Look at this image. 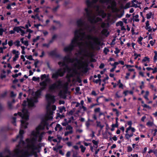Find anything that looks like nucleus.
<instances>
[{"label": "nucleus", "instance_id": "nucleus-57", "mask_svg": "<svg viewBox=\"0 0 157 157\" xmlns=\"http://www.w3.org/2000/svg\"><path fill=\"white\" fill-rule=\"evenodd\" d=\"M13 44V41L12 40H10L8 42V44L10 47L12 46Z\"/></svg>", "mask_w": 157, "mask_h": 157}, {"label": "nucleus", "instance_id": "nucleus-54", "mask_svg": "<svg viewBox=\"0 0 157 157\" xmlns=\"http://www.w3.org/2000/svg\"><path fill=\"white\" fill-rule=\"evenodd\" d=\"M141 85L140 86V89H142L144 87V81H142L141 82Z\"/></svg>", "mask_w": 157, "mask_h": 157}, {"label": "nucleus", "instance_id": "nucleus-26", "mask_svg": "<svg viewBox=\"0 0 157 157\" xmlns=\"http://www.w3.org/2000/svg\"><path fill=\"white\" fill-rule=\"evenodd\" d=\"M21 29L20 28V27L19 26L15 27L13 28V30L17 33H19Z\"/></svg>", "mask_w": 157, "mask_h": 157}, {"label": "nucleus", "instance_id": "nucleus-30", "mask_svg": "<svg viewBox=\"0 0 157 157\" xmlns=\"http://www.w3.org/2000/svg\"><path fill=\"white\" fill-rule=\"evenodd\" d=\"M154 53L155 56L153 57V60L154 62H155L157 60V51H155Z\"/></svg>", "mask_w": 157, "mask_h": 157}, {"label": "nucleus", "instance_id": "nucleus-16", "mask_svg": "<svg viewBox=\"0 0 157 157\" xmlns=\"http://www.w3.org/2000/svg\"><path fill=\"white\" fill-rule=\"evenodd\" d=\"M24 133V131L23 130H20L19 131V135H18L17 137L16 140H13V141H16V140L19 138L20 137H23V134Z\"/></svg>", "mask_w": 157, "mask_h": 157}, {"label": "nucleus", "instance_id": "nucleus-12", "mask_svg": "<svg viewBox=\"0 0 157 157\" xmlns=\"http://www.w3.org/2000/svg\"><path fill=\"white\" fill-rule=\"evenodd\" d=\"M12 52L13 54H15L13 58V61H15L19 58V55L20 53L18 51H17L15 50H13Z\"/></svg>", "mask_w": 157, "mask_h": 157}, {"label": "nucleus", "instance_id": "nucleus-23", "mask_svg": "<svg viewBox=\"0 0 157 157\" xmlns=\"http://www.w3.org/2000/svg\"><path fill=\"white\" fill-rule=\"evenodd\" d=\"M98 141H96L94 140H92V143L95 145V146H94V147L95 149H97V148L98 147Z\"/></svg>", "mask_w": 157, "mask_h": 157}, {"label": "nucleus", "instance_id": "nucleus-32", "mask_svg": "<svg viewBox=\"0 0 157 157\" xmlns=\"http://www.w3.org/2000/svg\"><path fill=\"white\" fill-rule=\"evenodd\" d=\"M149 94V92L148 91H147L146 92L144 96V98L147 100H148V96Z\"/></svg>", "mask_w": 157, "mask_h": 157}, {"label": "nucleus", "instance_id": "nucleus-14", "mask_svg": "<svg viewBox=\"0 0 157 157\" xmlns=\"http://www.w3.org/2000/svg\"><path fill=\"white\" fill-rule=\"evenodd\" d=\"M82 30V29L76 30L74 32V37L79 39L80 36V32Z\"/></svg>", "mask_w": 157, "mask_h": 157}, {"label": "nucleus", "instance_id": "nucleus-13", "mask_svg": "<svg viewBox=\"0 0 157 157\" xmlns=\"http://www.w3.org/2000/svg\"><path fill=\"white\" fill-rule=\"evenodd\" d=\"M76 23L78 27H81L85 24V22L82 18H80L77 21Z\"/></svg>", "mask_w": 157, "mask_h": 157}, {"label": "nucleus", "instance_id": "nucleus-61", "mask_svg": "<svg viewBox=\"0 0 157 157\" xmlns=\"http://www.w3.org/2000/svg\"><path fill=\"white\" fill-rule=\"evenodd\" d=\"M6 94L7 92H5L4 93L1 94L0 96L1 98H3L6 96Z\"/></svg>", "mask_w": 157, "mask_h": 157}, {"label": "nucleus", "instance_id": "nucleus-56", "mask_svg": "<svg viewBox=\"0 0 157 157\" xmlns=\"http://www.w3.org/2000/svg\"><path fill=\"white\" fill-rule=\"evenodd\" d=\"M100 149L99 148H98V149L96 150L95 151V153H94V154L95 155H94V157H96V155H97V154H98V152L100 151Z\"/></svg>", "mask_w": 157, "mask_h": 157}, {"label": "nucleus", "instance_id": "nucleus-22", "mask_svg": "<svg viewBox=\"0 0 157 157\" xmlns=\"http://www.w3.org/2000/svg\"><path fill=\"white\" fill-rule=\"evenodd\" d=\"M99 13V15L101 16L103 18L105 17L106 16V13L104 12L103 10H101L100 11Z\"/></svg>", "mask_w": 157, "mask_h": 157}, {"label": "nucleus", "instance_id": "nucleus-42", "mask_svg": "<svg viewBox=\"0 0 157 157\" xmlns=\"http://www.w3.org/2000/svg\"><path fill=\"white\" fill-rule=\"evenodd\" d=\"M6 30V29L4 30L2 28H0V36H2L3 35V33L4 32H5Z\"/></svg>", "mask_w": 157, "mask_h": 157}, {"label": "nucleus", "instance_id": "nucleus-35", "mask_svg": "<svg viewBox=\"0 0 157 157\" xmlns=\"http://www.w3.org/2000/svg\"><path fill=\"white\" fill-rule=\"evenodd\" d=\"M25 57L27 58V59L30 60H34V59H33L32 56V55H30L29 56H25Z\"/></svg>", "mask_w": 157, "mask_h": 157}, {"label": "nucleus", "instance_id": "nucleus-38", "mask_svg": "<svg viewBox=\"0 0 157 157\" xmlns=\"http://www.w3.org/2000/svg\"><path fill=\"white\" fill-rule=\"evenodd\" d=\"M109 52V50L107 48H105L103 50V52L105 54L107 55L108 52Z\"/></svg>", "mask_w": 157, "mask_h": 157}, {"label": "nucleus", "instance_id": "nucleus-55", "mask_svg": "<svg viewBox=\"0 0 157 157\" xmlns=\"http://www.w3.org/2000/svg\"><path fill=\"white\" fill-rule=\"evenodd\" d=\"M40 36H37L36 38H34L33 39V41L34 43L36 42L37 40H39Z\"/></svg>", "mask_w": 157, "mask_h": 157}, {"label": "nucleus", "instance_id": "nucleus-50", "mask_svg": "<svg viewBox=\"0 0 157 157\" xmlns=\"http://www.w3.org/2000/svg\"><path fill=\"white\" fill-rule=\"evenodd\" d=\"M60 6L59 5H58L54 7L52 9V10L54 12L56 11L57 9Z\"/></svg>", "mask_w": 157, "mask_h": 157}, {"label": "nucleus", "instance_id": "nucleus-6", "mask_svg": "<svg viewBox=\"0 0 157 157\" xmlns=\"http://www.w3.org/2000/svg\"><path fill=\"white\" fill-rule=\"evenodd\" d=\"M88 18V21L92 25H94L98 22L101 21L102 20L100 17H96L95 16H91L90 14V11L86 12Z\"/></svg>", "mask_w": 157, "mask_h": 157}, {"label": "nucleus", "instance_id": "nucleus-17", "mask_svg": "<svg viewBox=\"0 0 157 157\" xmlns=\"http://www.w3.org/2000/svg\"><path fill=\"white\" fill-rule=\"evenodd\" d=\"M49 80L48 78H47L44 81L40 83V85L41 86L47 87V84L46 82Z\"/></svg>", "mask_w": 157, "mask_h": 157}, {"label": "nucleus", "instance_id": "nucleus-46", "mask_svg": "<svg viewBox=\"0 0 157 157\" xmlns=\"http://www.w3.org/2000/svg\"><path fill=\"white\" fill-rule=\"evenodd\" d=\"M125 139L128 140H129V138H131L129 134L128 133H126L125 135Z\"/></svg>", "mask_w": 157, "mask_h": 157}, {"label": "nucleus", "instance_id": "nucleus-2", "mask_svg": "<svg viewBox=\"0 0 157 157\" xmlns=\"http://www.w3.org/2000/svg\"><path fill=\"white\" fill-rule=\"evenodd\" d=\"M65 62L64 61V62H62L61 61H59L58 62V64L59 66L62 65V66L65 67V68L64 69V71H62V69L61 68H59L57 69L55 73L52 74V78L56 79L59 77H63L65 72V70H66L68 72H69L71 71V69Z\"/></svg>", "mask_w": 157, "mask_h": 157}, {"label": "nucleus", "instance_id": "nucleus-58", "mask_svg": "<svg viewBox=\"0 0 157 157\" xmlns=\"http://www.w3.org/2000/svg\"><path fill=\"white\" fill-rule=\"evenodd\" d=\"M129 127L130 128H129L130 130H131V131L132 133H133L135 132L136 129L132 127V126H129Z\"/></svg>", "mask_w": 157, "mask_h": 157}, {"label": "nucleus", "instance_id": "nucleus-9", "mask_svg": "<svg viewBox=\"0 0 157 157\" xmlns=\"http://www.w3.org/2000/svg\"><path fill=\"white\" fill-rule=\"evenodd\" d=\"M100 2L101 3H111L112 6L109 5L108 6V8H112V6H116V3L115 1H112L111 0H100Z\"/></svg>", "mask_w": 157, "mask_h": 157}, {"label": "nucleus", "instance_id": "nucleus-19", "mask_svg": "<svg viewBox=\"0 0 157 157\" xmlns=\"http://www.w3.org/2000/svg\"><path fill=\"white\" fill-rule=\"evenodd\" d=\"M101 33L106 36H107L109 35V33L108 30L105 29H103L101 31Z\"/></svg>", "mask_w": 157, "mask_h": 157}, {"label": "nucleus", "instance_id": "nucleus-25", "mask_svg": "<svg viewBox=\"0 0 157 157\" xmlns=\"http://www.w3.org/2000/svg\"><path fill=\"white\" fill-rule=\"evenodd\" d=\"M86 3L88 7H91L93 5L92 2L90 1V0H86Z\"/></svg>", "mask_w": 157, "mask_h": 157}, {"label": "nucleus", "instance_id": "nucleus-34", "mask_svg": "<svg viewBox=\"0 0 157 157\" xmlns=\"http://www.w3.org/2000/svg\"><path fill=\"white\" fill-rule=\"evenodd\" d=\"M146 61L149 62L150 59L147 57H145L142 60V62H145Z\"/></svg>", "mask_w": 157, "mask_h": 157}, {"label": "nucleus", "instance_id": "nucleus-41", "mask_svg": "<svg viewBox=\"0 0 157 157\" xmlns=\"http://www.w3.org/2000/svg\"><path fill=\"white\" fill-rule=\"evenodd\" d=\"M12 118L13 119V121L12 122V123L14 126H16V117H13Z\"/></svg>", "mask_w": 157, "mask_h": 157}, {"label": "nucleus", "instance_id": "nucleus-47", "mask_svg": "<svg viewBox=\"0 0 157 157\" xmlns=\"http://www.w3.org/2000/svg\"><path fill=\"white\" fill-rule=\"evenodd\" d=\"M8 108H9V109H12V103L11 102H10V101L8 102Z\"/></svg>", "mask_w": 157, "mask_h": 157}, {"label": "nucleus", "instance_id": "nucleus-20", "mask_svg": "<svg viewBox=\"0 0 157 157\" xmlns=\"http://www.w3.org/2000/svg\"><path fill=\"white\" fill-rule=\"evenodd\" d=\"M21 127L24 128L25 129L27 128L28 124L26 123L25 121L23 120H21Z\"/></svg>", "mask_w": 157, "mask_h": 157}, {"label": "nucleus", "instance_id": "nucleus-51", "mask_svg": "<svg viewBox=\"0 0 157 157\" xmlns=\"http://www.w3.org/2000/svg\"><path fill=\"white\" fill-rule=\"evenodd\" d=\"M73 128L70 125H68L66 128V130H69L70 131H73L72 130Z\"/></svg>", "mask_w": 157, "mask_h": 157}, {"label": "nucleus", "instance_id": "nucleus-28", "mask_svg": "<svg viewBox=\"0 0 157 157\" xmlns=\"http://www.w3.org/2000/svg\"><path fill=\"white\" fill-rule=\"evenodd\" d=\"M32 155V154H30L28 151H26L23 153L22 155H24L25 157H28Z\"/></svg>", "mask_w": 157, "mask_h": 157}, {"label": "nucleus", "instance_id": "nucleus-48", "mask_svg": "<svg viewBox=\"0 0 157 157\" xmlns=\"http://www.w3.org/2000/svg\"><path fill=\"white\" fill-rule=\"evenodd\" d=\"M47 78V75L46 74H44L43 75H41L40 79L42 80H44V78Z\"/></svg>", "mask_w": 157, "mask_h": 157}, {"label": "nucleus", "instance_id": "nucleus-3", "mask_svg": "<svg viewBox=\"0 0 157 157\" xmlns=\"http://www.w3.org/2000/svg\"><path fill=\"white\" fill-rule=\"evenodd\" d=\"M87 38L94 40L93 42H90L91 47L92 48L96 49L98 50L100 49V46L101 44V42L98 37L88 35L87 36Z\"/></svg>", "mask_w": 157, "mask_h": 157}, {"label": "nucleus", "instance_id": "nucleus-39", "mask_svg": "<svg viewBox=\"0 0 157 157\" xmlns=\"http://www.w3.org/2000/svg\"><path fill=\"white\" fill-rule=\"evenodd\" d=\"M73 133V131H67L65 132L64 136H67L69 134H72Z\"/></svg>", "mask_w": 157, "mask_h": 157}, {"label": "nucleus", "instance_id": "nucleus-60", "mask_svg": "<svg viewBox=\"0 0 157 157\" xmlns=\"http://www.w3.org/2000/svg\"><path fill=\"white\" fill-rule=\"evenodd\" d=\"M145 29L146 30H148V31L149 32H151L152 31V29H151V26L145 27Z\"/></svg>", "mask_w": 157, "mask_h": 157}, {"label": "nucleus", "instance_id": "nucleus-37", "mask_svg": "<svg viewBox=\"0 0 157 157\" xmlns=\"http://www.w3.org/2000/svg\"><path fill=\"white\" fill-rule=\"evenodd\" d=\"M20 41L19 40H17L16 41L14 42L13 43L15 46H16L17 47H19L20 46Z\"/></svg>", "mask_w": 157, "mask_h": 157}, {"label": "nucleus", "instance_id": "nucleus-31", "mask_svg": "<svg viewBox=\"0 0 157 157\" xmlns=\"http://www.w3.org/2000/svg\"><path fill=\"white\" fill-rule=\"evenodd\" d=\"M123 23L122 21H119L117 22L116 24V26H118L120 25L121 26H123Z\"/></svg>", "mask_w": 157, "mask_h": 157}, {"label": "nucleus", "instance_id": "nucleus-4", "mask_svg": "<svg viewBox=\"0 0 157 157\" xmlns=\"http://www.w3.org/2000/svg\"><path fill=\"white\" fill-rule=\"evenodd\" d=\"M78 39L74 37L72 40L71 44L68 46L64 48V51L67 52H71L74 49V47H76L77 45H79L81 44L80 43L78 42Z\"/></svg>", "mask_w": 157, "mask_h": 157}, {"label": "nucleus", "instance_id": "nucleus-44", "mask_svg": "<svg viewBox=\"0 0 157 157\" xmlns=\"http://www.w3.org/2000/svg\"><path fill=\"white\" fill-rule=\"evenodd\" d=\"M23 137H19V138H20V141L19 143V144H25V142L24 140H23Z\"/></svg>", "mask_w": 157, "mask_h": 157}, {"label": "nucleus", "instance_id": "nucleus-53", "mask_svg": "<svg viewBox=\"0 0 157 157\" xmlns=\"http://www.w3.org/2000/svg\"><path fill=\"white\" fill-rule=\"evenodd\" d=\"M97 126H98L101 129L103 128L104 127V126L101 125V123L100 122H98L97 121Z\"/></svg>", "mask_w": 157, "mask_h": 157}, {"label": "nucleus", "instance_id": "nucleus-15", "mask_svg": "<svg viewBox=\"0 0 157 157\" xmlns=\"http://www.w3.org/2000/svg\"><path fill=\"white\" fill-rule=\"evenodd\" d=\"M45 126L44 125H43L41 124H39L37 127L36 128V132L38 134H39L40 131V130H43Z\"/></svg>", "mask_w": 157, "mask_h": 157}, {"label": "nucleus", "instance_id": "nucleus-43", "mask_svg": "<svg viewBox=\"0 0 157 157\" xmlns=\"http://www.w3.org/2000/svg\"><path fill=\"white\" fill-rule=\"evenodd\" d=\"M65 117V116L64 115H61L59 113H57V117H59L60 118H62L63 117Z\"/></svg>", "mask_w": 157, "mask_h": 157}, {"label": "nucleus", "instance_id": "nucleus-8", "mask_svg": "<svg viewBox=\"0 0 157 157\" xmlns=\"http://www.w3.org/2000/svg\"><path fill=\"white\" fill-rule=\"evenodd\" d=\"M36 139H33L31 140V143H32V148L33 149V150H37L38 152H39L40 151V149L42 146L41 144L39 143L37 145V146H36L33 143V141H36Z\"/></svg>", "mask_w": 157, "mask_h": 157}, {"label": "nucleus", "instance_id": "nucleus-64", "mask_svg": "<svg viewBox=\"0 0 157 157\" xmlns=\"http://www.w3.org/2000/svg\"><path fill=\"white\" fill-rule=\"evenodd\" d=\"M115 49L116 50L114 51V52L115 54H117L120 52V50L118 48H116Z\"/></svg>", "mask_w": 157, "mask_h": 157}, {"label": "nucleus", "instance_id": "nucleus-10", "mask_svg": "<svg viewBox=\"0 0 157 157\" xmlns=\"http://www.w3.org/2000/svg\"><path fill=\"white\" fill-rule=\"evenodd\" d=\"M23 115L21 117L23 119L28 120L29 119V116L28 114V111L27 109L24 108L22 110Z\"/></svg>", "mask_w": 157, "mask_h": 157}, {"label": "nucleus", "instance_id": "nucleus-1", "mask_svg": "<svg viewBox=\"0 0 157 157\" xmlns=\"http://www.w3.org/2000/svg\"><path fill=\"white\" fill-rule=\"evenodd\" d=\"M63 59L64 61H66L68 63H73L76 61L77 64L80 67V68L82 69L85 72H86L87 71L88 64L86 62L83 61L82 59H78L77 57L74 58H71L69 55H68L65 56L63 58Z\"/></svg>", "mask_w": 157, "mask_h": 157}, {"label": "nucleus", "instance_id": "nucleus-45", "mask_svg": "<svg viewBox=\"0 0 157 157\" xmlns=\"http://www.w3.org/2000/svg\"><path fill=\"white\" fill-rule=\"evenodd\" d=\"M132 151V147L130 146H128L127 147V151L128 152H131Z\"/></svg>", "mask_w": 157, "mask_h": 157}, {"label": "nucleus", "instance_id": "nucleus-36", "mask_svg": "<svg viewBox=\"0 0 157 157\" xmlns=\"http://www.w3.org/2000/svg\"><path fill=\"white\" fill-rule=\"evenodd\" d=\"M113 112H116V114L117 117H118L119 116V112L118 110L116 109H113Z\"/></svg>", "mask_w": 157, "mask_h": 157}, {"label": "nucleus", "instance_id": "nucleus-27", "mask_svg": "<svg viewBox=\"0 0 157 157\" xmlns=\"http://www.w3.org/2000/svg\"><path fill=\"white\" fill-rule=\"evenodd\" d=\"M10 130V128L6 126L3 127L1 129V131L2 132H6L7 131H8Z\"/></svg>", "mask_w": 157, "mask_h": 157}, {"label": "nucleus", "instance_id": "nucleus-63", "mask_svg": "<svg viewBox=\"0 0 157 157\" xmlns=\"http://www.w3.org/2000/svg\"><path fill=\"white\" fill-rule=\"evenodd\" d=\"M142 106H143L144 108H147L149 109H150L151 108V107L150 106L147 105L146 104H144L143 105H142Z\"/></svg>", "mask_w": 157, "mask_h": 157}, {"label": "nucleus", "instance_id": "nucleus-7", "mask_svg": "<svg viewBox=\"0 0 157 157\" xmlns=\"http://www.w3.org/2000/svg\"><path fill=\"white\" fill-rule=\"evenodd\" d=\"M45 98L49 105H50L51 103H54L55 101V96L50 94H47L45 95Z\"/></svg>", "mask_w": 157, "mask_h": 157}, {"label": "nucleus", "instance_id": "nucleus-49", "mask_svg": "<svg viewBox=\"0 0 157 157\" xmlns=\"http://www.w3.org/2000/svg\"><path fill=\"white\" fill-rule=\"evenodd\" d=\"M40 78L39 77H36L33 76L32 78V80L34 81H37L39 80Z\"/></svg>", "mask_w": 157, "mask_h": 157}, {"label": "nucleus", "instance_id": "nucleus-29", "mask_svg": "<svg viewBox=\"0 0 157 157\" xmlns=\"http://www.w3.org/2000/svg\"><path fill=\"white\" fill-rule=\"evenodd\" d=\"M154 14H152L151 12H150L149 13L146 14V18L147 19H149L152 16H153Z\"/></svg>", "mask_w": 157, "mask_h": 157}, {"label": "nucleus", "instance_id": "nucleus-52", "mask_svg": "<svg viewBox=\"0 0 157 157\" xmlns=\"http://www.w3.org/2000/svg\"><path fill=\"white\" fill-rule=\"evenodd\" d=\"M153 124V123L150 121H148L146 124V125L149 127L151 126Z\"/></svg>", "mask_w": 157, "mask_h": 157}, {"label": "nucleus", "instance_id": "nucleus-5", "mask_svg": "<svg viewBox=\"0 0 157 157\" xmlns=\"http://www.w3.org/2000/svg\"><path fill=\"white\" fill-rule=\"evenodd\" d=\"M64 85L62 83V81L60 80H58L49 86V90L51 92L54 91L56 90L63 87Z\"/></svg>", "mask_w": 157, "mask_h": 157}, {"label": "nucleus", "instance_id": "nucleus-59", "mask_svg": "<svg viewBox=\"0 0 157 157\" xmlns=\"http://www.w3.org/2000/svg\"><path fill=\"white\" fill-rule=\"evenodd\" d=\"M16 94H15L13 91H11L10 93V96L11 97H15Z\"/></svg>", "mask_w": 157, "mask_h": 157}, {"label": "nucleus", "instance_id": "nucleus-40", "mask_svg": "<svg viewBox=\"0 0 157 157\" xmlns=\"http://www.w3.org/2000/svg\"><path fill=\"white\" fill-rule=\"evenodd\" d=\"M80 148H81V152L82 153L84 152L86 149V147L82 145L80 146Z\"/></svg>", "mask_w": 157, "mask_h": 157}, {"label": "nucleus", "instance_id": "nucleus-33", "mask_svg": "<svg viewBox=\"0 0 157 157\" xmlns=\"http://www.w3.org/2000/svg\"><path fill=\"white\" fill-rule=\"evenodd\" d=\"M21 152V150L19 148H17L15 150V154L17 155H18Z\"/></svg>", "mask_w": 157, "mask_h": 157}, {"label": "nucleus", "instance_id": "nucleus-24", "mask_svg": "<svg viewBox=\"0 0 157 157\" xmlns=\"http://www.w3.org/2000/svg\"><path fill=\"white\" fill-rule=\"evenodd\" d=\"M41 91H40V90H38L35 92V96L36 98H38L41 95Z\"/></svg>", "mask_w": 157, "mask_h": 157}, {"label": "nucleus", "instance_id": "nucleus-21", "mask_svg": "<svg viewBox=\"0 0 157 157\" xmlns=\"http://www.w3.org/2000/svg\"><path fill=\"white\" fill-rule=\"evenodd\" d=\"M28 105L30 107H33L34 105L33 99H30L28 101Z\"/></svg>", "mask_w": 157, "mask_h": 157}, {"label": "nucleus", "instance_id": "nucleus-62", "mask_svg": "<svg viewBox=\"0 0 157 157\" xmlns=\"http://www.w3.org/2000/svg\"><path fill=\"white\" fill-rule=\"evenodd\" d=\"M56 126L57 128H59V131H61L63 129L62 127L61 126L60 124H56Z\"/></svg>", "mask_w": 157, "mask_h": 157}, {"label": "nucleus", "instance_id": "nucleus-11", "mask_svg": "<svg viewBox=\"0 0 157 157\" xmlns=\"http://www.w3.org/2000/svg\"><path fill=\"white\" fill-rule=\"evenodd\" d=\"M49 55L51 56H55L56 57L59 58V59L62 58L61 56L59 54H57L56 51L55 50H53L51 51L49 53Z\"/></svg>", "mask_w": 157, "mask_h": 157}, {"label": "nucleus", "instance_id": "nucleus-18", "mask_svg": "<svg viewBox=\"0 0 157 157\" xmlns=\"http://www.w3.org/2000/svg\"><path fill=\"white\" fill-rule=\"evenodd\" d=\"M86 29L89 30L90 32H91L92 31L95 29V27L94 25H92L91 27L87 25L86 27Z\"/></svg>", "mask_w": 157, "mask_h": 157}]
</instances>
